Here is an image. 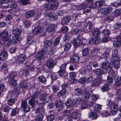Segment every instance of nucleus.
I'll return each instance as SVG.
<instances>
[{
	"label": "nucleus",
	"instance_id": "nucleus-1",
	"mask_svg": "<svg viewBox=\"0 0 121 121\" xmlns=\"http://www.w3.org/2000/svg\"><path fill=\"white\" fill-rule=\"evenodd\" d=\"M0 36L2 40L4 41L7 47H9L11 44L10 37L8 36V31L5 30L3 31L1 33Z\"/></svg>",
	"mask_w": 121,
	"mask_h": 121
},
{
	"label": "nucleus",
	"instance_id": "nucleus-2",
	"mask_svg": "<svg viewBox=\"0 0 121 121\" xmlns=\"http://www.w3.org/2000/svg\"><path fill=\"white\" fill-rule=\"evenodd\" d=\"M39 94L38 91H37L30 95L29 94L28 95V96L29 95H30L28 98V99H30L28 101V103L32 107H33L35 105V99L38 97Z\"/></svg>",
	"mask_w": 121,
	"mask_h": 121
},
{
	"label": "nucleus",
	"instance_id": "nucleus-3",
	"mask_svg": "<svg viewBox=\"0 0 121 121\" xmlns=\"http://www.w3.org/2000/svg\"><path fill=\"white\" fill-rule=\"evenodd\" d=\"M47 52V49L45 48L43 49L41 51H39L36 56V59L38 60H43L44 58V55Z\"/></svg>",
	"mask_w": 121,
	"mask_h": 121
},
{
	"label": "nucleus",
	"instance_id": "nucleus-4",
	"mask_svg": "<svg viewBox=\"0 0 121 121\" xmlns=\"http://www.w3.org/2000/svg\"><path fill=\"white\" fill-rule=\"evenodd\" d=\"M108 61L106 60L105 62L101 64V67L102 68L104 69L106 71L108 72H111L112 70V67L109 65L108 64Z\"/></svg>",
	"mask_w": 121,
	"mask_h": 121
},
{
	"label": "nucleus",
	"instance_id": "nucleus-5",
	"mask_svg": "<svg viewBox=\"0 0 121 121\" xmlns=\"http://www.w3.org/2000/svg\"><path fill=\"white\" fill-rule=\"evenodd\" d=\"M21 107L25 112H28L30 109L29 105L27 104V101L25 100H22L21 102Z\"/></svg>",
	"mask_w": 121,
	"mask_h": 121
},
{
	"label": "nucleus",
	"instance_id": "nucleus-6",
	"mask_svg": "<svg viewBox=\"0 0 121 121\" xmlns=\"http://www.w3.org/2000/svg\"><path fill=\"white\" fill-rule=\"evenodd\" d=\"M112 11V8L110 7L105 8H102L99 10L100 12L101 13H104L105 15L110 14Z\"/></svg>",
	"mask_w": 121,
	"mask_h": 121
},
{
	"label": "nucleus",
	"instance_id": "nucleus-7",
	"mask_svg": "<svg viewBox=\"0 0 121 121\" xmlns=\"http://www.w3.org/2000/svg\"><path fill=\"white\" fill-rule=\"evenodd\" d=\"M56 62L53 58H49L47 61V66L49 68H52L56 65Z\"/></svg>",
	"mask_w": 121,
	"mask_h": 121
},
{
	"label": "nucleus",
	"instance_id": "nucleus-8",
	"mask_svg": "<svg viewBox=\"0 0 121 121\" xmlns=\"http://www.w3.org/2000/svg\"><path fill=\"white\" fill-rule=\"evenodd\" d=\"M94 105V103L89 101L83 103L82 104L80 108L82 109H84L86 108L88 106H92Z\"/></svg>",
	"mask_w": 121,
	"mask_h": 121
},
{
	"label": "nucleus",
	"instance_id": "nucleus-9",
	"mask_svg": "<svg viewBox=\"0 0 121 121\" xmlns=\"http://www.w3.org/2000/svg\"><path fill=\"white\" fill-rule=\"evenodd\" d=\"M80 35H78V39L75 38L74 39L73 45L75 47H78L82 43V42L81 40L79 38Z\"/></svg>",
	"mask_w": 121,
	"mask_h": 121
},
{
	"label": "nucleus",
	"instance_id": "nucleus-10",
	"mask_svg": "<svg viewBox=\"0 0 121 121\" xmlns=\"http://www.w3.org/2000/svg\"><path fill=\"white\" fill-rule=\"evenodd\" d=\"M56 28V25L53 24H51L48 27L46 31L49 32H53Z\"/></svg>",
	"mask_w": 121,
	"mask_h": 121
},
{
	"label": "nucleus",
	"instance_id": "nucleus-11",
	"mask_svg": "<svg viewBox=\"0 0 121 121\" xmlns=\"http://www.w3.org/2000/svg\"><path fill=\"white\" fill-rule=\"evenodd\" d=\"M70 19L71 17L70 16H66L63 18L61 21V24L63 25L66 24L69 22Z\"/></svg>",
	"mask_w": 121,
	"mask_h": 121
},
{
	"label": "nucleus",
	"instance_id": "nucleus-12",
	"mask_svg": "<svg viewBox=\"0 0 121 121\" xmlns=\"http://www.w3.org/2000/svg\"><path fill=\"white\" fill-rule=\"evenodd\" d=\"M91 94L88 91H86L82 95V99L84 101L88 100Z\"/></svg>",
	"mask_w": 121,
	"mask_h": 121
},
{
	"label": "nucleus",
	"instance_id": "nucleus-13",
	"mask_svg": "<svg viewBox=\"0 0 121 121\" xmlns=\"http://www.w3.org/2000/svg\"><path fill=\"white\" fill-rule=\"evenodd\" d=\"M71 114L69 115V118L76 120L79 116V113L77 112H71Z\"/></svg>",
	"mask_w": 121,
	"mask_h": 121
},
{
	"label": "nucleus",
	"instance_id": "nucleus-14",
	"mask_svg": "<svg viewBox=\"0 0 121 121\" xmlns=\"http://www.w3.org/2000/svg\"><path fill=\"white\" fill-rule=\"evenodd\" d=\"M100 40L99 38L96 37H94V38H92L91 39L89 40V43L91 44L93 43L97 44Z\"/></svg>",
	"mask_w": 121,
	"mask_h": 121
},
{
	"label": "nucleus",
	"instance_id": "nucleus-15",
	"mask_svg": "<svg viewBox=\"0 0 121 121\" xmlns=\"http://www.w3.org/2000/svg\"><path fill=\"white\" fill-rule=\"evenodd\" d=\"M8 54L6 51H4L1 52L0 55V60L1 61L5 60L7 57Z\"/></svg>",
	"mask_w": 121,
	"mask_h": 121
},
{
	"label": "nucleus",
	"instance_id": "nucleus-16",
	"mask_svg": "<svg viewBox=\"0 0 121 121\" xmlns=\"http://www.w3.org/2000/svg\"><path fill=\"white\" fill-rule=\"evenodd\" d=\"M56 4L55 6L52 4H47L45 6V8H46L47 10L50 9H56L58 7L57 5Z\"/></svg>",
	"mask_w": 121,
	"mask_h": 121
},
{
	"label": "nucleus",
	"instance_id": "nucleus-17",
	"mask_svg": "<svg viewBox=\"0 0 121 121\" xmlns=\"http://www.w3.org/2000/svg\"><path fill=\"white\" fill-rule=\"evenodd\" d=\"M114 79L115 81V85L119 87L121 86V81L119 79L118 76H116L115 77Z\"/></svg>",
	"mask_w": 121,
	"mask_h": 121
},
{
	"label": "nucleus",
	"instance_id": "nucleus-18",
	"mask_svg": "<svg viewBox=\"0 0 121 121\" xmlns=\"http://www.w3.org/2000/svg\"><path fill=\"white\" fill-rule=\"evenodd\" d=\"M26 56L23 54H21L18 55L17 57L18 60L20 62H22L24 61L26 59Z\"/></svg>",
	"mask_w": 121,
	"mask_h": 121
},
{
	"label": "nucleus",
	"instance_id": "nucleus-19",
	"mask_svg": "<svg viewBox=\"0 0 121 121\" xmlns=\"http://www.w3.org/2000/svg\"><path fill=\"white\" fill-rule=\"evenodd\" d=\"M48 16L50 19L53 20H56L57 18L56 14L53 12L49 13L48 15Z\"/></svg>",
	"mask_w": 121,
	"mask_h": 121
},
{
	"label": "nucleus",
	"instance_id": "nucleus-20",
	"mask_svg": "<svg viewBox=\"0 0 121 121\" xmlns=\"http://www.w3.org/2000/svg\"><path fill=\"white\" fill-rule=\"evenodd\" d=\"M73 104V101L70 99L68 100L65 103L66 106L67 108H69L72 107Z\"/></svg>",
	"mask_w": 121,
	"mask_h": 121
},
{
	"label": "nucleus",
	"instance_id": "nucleus-21",
	"mask_svg": "<svg viewBox=\"0 0 121 121\" xmlns=\"http://www.w3.org/2000/svg\"><path fill=\"white\" fill-rule=\"evenodd\" d=\"M35 13L33 10H30L27 12L25 14L26 17L27 18H30L32 17Z\"/></svg>",
	"mask_w": 121,
	"mask_h": 121
},
{
	"label": "nucleus",
	"instance_id": "nucleus-22",
	"mask_svg": "<svg viewBox=\"0 0 121 121\" xmlns=\"http://www.w3.org/2000/svg\"><path fill=\"white\" fill-rule=\"evenodd\" d=\"M94 73L96 74L99 75H101L105 73L103 70L100 69H95L94 71Z\"/></svg>",
	"mask_w": 121,
	"mask_h": 121
},
{
	"label": "nucleus",
	"instance_id": "nucleus-23",
	"mask_svg": "<svg viewBox=\"0 0 121 121\" xmlns=\"http://www.w3.org/2000/svg\"><path fill=\"white\" fill-rule=\"evenodd\" d=\"M12 111L11 112V116H15L19 112V109L17 108H15L12 109Z\"/></svg>",
	"mask_w": 121,
	"mask_h": 121
},
{
	"label": "nucleus",
	"instance_id": "nucleus-24",
	"mask_svg": "<svg viewBox=\"0 0 121 121\" xmlns=\"http://www.w3.org/2000/svg\"><path fill=\"white\" fill-rule=\"evenodd\" d=\"M79 59V58L78 56L74 55L71 58V60L73 63H76L78 62Z\"/></svg>",
	"mask_w": 121,
	"mask_h": 121
},
{
	"label": "nucleus",
	"instance_id": "nucleus-25",
	"mask_svg": "<svg viewBox=\"0 0 121 121\" xmlns=\"http://www.w3.org/2000/svg\"><path fill=\"white\" fill-rule=\"evenodd\" d=\"M92 34V35L98 37L101 33V32L97 29H94Z\"/></svg>",
	"mask_w": 121,
	"mask_h": 121
},
{
	"label": "nucleus",
	"instance_id": "nucleus-26",
	"mask_svg": "<svg viewBox=\"0 0 121 121\" xmlns=\"http://www.w3.org/2000/svg\"><path fill=\"white\" fill-rule=\"evenodd\" d=\"M98 116L97 115L96 113L93 112H91L89 116L91 119L93 120L96 119Z\"/></svg>",
	"mask_w": 121,
	"mask_h": 121
},
{
	"label": "nucleus",
	"instance_id": "nucleus-27",
	"mask_svg": "<svg viewBox=\"0 0 121 121\" xmlns=\"http://www.w3.org/2000/svg\"><path fill=\"white\" fill-rule=\"evenodd\" d=\"M42 28L40 26H38L35 28L33 31V33L35 35L41 32Z\"/></svg>",
	"mask_w": 121,
	"mask_h": 121
},
{
	"label": "nucleus",
	"instance_id": "nucleus-28",
	"mask_svg": "<svg viewBox=\"0 0 121 121\" xmlns=\"http://www.w3.org/2000/svg\"><path fill=\"white\" fill-rule=\"evenodd\" d=\"M110 108L112 110L115 111H117L118 110V107L117 105L114 103L111 104Z\"/></svg>",
	"mask_w": 121,
	"mask_h": 121
},
{
	"label": "nucleus",
	"instance_id": "nucleus-29",
	"mask_svg": "<svg viewBox=\"0 0 121 121\" xmlns=\"http://www.w3.org/2000/svg\"><path fill=\"white\" fill-rule=\"evenodd\" d=\"M109 87V86L108 84H105L101 86V91L103 92L107 91L108 90Z\"/></svg>",
	"mask_w": 121,
	"mask_h": 121
},
{
	"label": "nucleus",
	"instance_id": "nucleus-30",
	"mask_svg": "<svg viewBox=\"0 0 121 121\" xmlns=\"http://www.w3.org/2000/svg\"><path fill=\"white\" fill-rule=\"evenodd\" d=\"M84 25L86 27V28H88L89 30L90 29L92 26V25L91 24V22L89 21H86L84 22Z\"/></svg>",
	"mask_w": 121,
	"mask_h": 121
},
{
	"label": "nucleus",
	"instance_id": "nucleus-31",
	"mask_svg": "<svg viewBox=\"0 0 121 121\" xmlns=\"http://www.w3.org/2000/svg\"><path fill=\"white\" fill-rule=\"evenodd\" d=\"M83 92L82 90L81 89L78 88L75 89L74 91L75 94L77 96L81 95Z\"/></svg>",
	"mask_w": 121,
	"mask_h": 121
},
{
	"label": "nucleus",
	"instance_id": "nucleus-32",
	"mask_svg": "<svg viewBox=\"0 0 121 121\" xmlns=\"http://www.w3.org/2000/svg\"><path fill=\"white\" fill-rule=\"evenodd\" d=\"M86 6L84 4L82 3L80 5L76 6V10H78L84 9L86 7Z\"/></svg>",
	"mask_w": 121,
	"mask_h": 121
},
{
	"label": "nucleus",
	"instance_id": "nucleus-33",
	"mask_svg": "<svg viewBox=\"0 0 121 121\" xmlns=\"http://www.w3.org/2000/svg\"><path fill=\"white\" fill-rule=\"evenodd\" d=\"M20 88L19 87L16 86L14 87L13 91H12V94H14L17 96L20 91Z\"/></svg>",
	"mask_w": 121,
	"mask_h": 121
},
{
	"label": "nucleus",
	"instance_id": "nucleus-34",
	"mask_svg": "<svg viewBox=\"0 0 121 121\" xmlns=\"http://www.w3.org/2000/svg\"><path fill=\"white\" fill-rule=\"evenodd\" d=\"M99 50L97 49H93L91 50V53L93 54V56H95V59H97L98 57L97 54L98 53H99Z\"/></svg>",
	"mask_w": 121,
	"mask_h": 121
},
{
	"label": "nucleus",
	"instance_id": "nucleus-35",
	"mask_svg": "<svg viewBox=\"0 0 121 121\" xmlns=\"http://www.w3.org/2000/svg\"><path fill=\"white\" fill-rule=\"evenodd\" d=\"M67 90L62 89L58 92L57 93V95L59 97H60L64 95L66 93Z\"/></svg>",
	"mask_w": 121,
	"mask_h": 121
},
{
	"label": "nucleus",
	"instance_id": "nucleus-36",
	"mask_svg": "<svg viewBox=\"0 0 121 121\" xmlns=\"http://www.w3.org/2000/svg\"><path fill=\"white\" fill-rule=\"evenodd\" d=\"M13 33L15 35L18 36L21 34V31L19 29H15L13 30Z\"/></svg>",
	"mask_w": 121,
	"mask_h": 121
},
{
	"label": "nucleus",
	"instance_id": "nucleus-37",
	"mask_svg": "<svg viewBox=\"0 0 121 121\" xmlns=\"http://www.w3.org/2000/svg\"><path fill=\"white\" fill-rule=\"evenodd\" d=\"M44 109L42 105L41 107H39L36 109V113H40L43 114L44 112Z\"/></svg>",
	"mask_w": 121,
	"mask_h": 121
},
{
	"label": "nucleus",
	"instance_id": "nucleus-38",
	"mask_svg": "<svg viewBox=\"0 0 121 121\" xmlns=\"http://www.w3.org/2000/svg\"><path fill=\"white\" fill-rule=\"evenodd\" d=\"M43 117V114H39L36 117L35 121H42Z\"/></svg>",
	"mask_w": 121,
	"mask_h": 121
},
{
	"label": "nucleus",
	"instance_id": "nucleus-39",
	"mask_svg": "<svg viewBox=\"0 0 121 121\" xmlns=\"http://www.w3.org/2000/svg\"><path fill=\"white\" fill-rule=\"evenodd\" d=\"M37 78L39 81L41 83H45L46 82V78L43 76H40L38 77Z\"/></svg>",
	"mask_w": 121,
	"mask_h": 121
},
{
	"label": "nucleus",
	"instance_id": "nucleus-40",
	"mask_svg": "<svg viewBox=\"0 0 121 121\" xmlns=\"http://www.w3.org/2000/svg\"><path fill=\"white\" fill-rule=\"evenodd\" d=\"M10 81L9 85L11 87H14L16 86L17 82L15 80H9Z\"/></svg>",
	"mask_w": 121,
	"mask_h": 121
},
{
	"label": "nucleus",
	"instance_id": "nucleus-41",
	"mask_svg": "<svg viewBox=\"0 0 121 121\" xmlns=\"http://www.w3.org/2000/svg\"><path fill=\"white\" fill-rule=\"evenodd\" d=\"M121 41L118 40L117 39V40H115L113 41V45L115 47H119L121 45Z\"/></svg>",
	"mask_w": 121,
	"mask_h": 121
},
{
	"label": "nucleus",
	"instance_id": "nucleus-42",
	"mask_svg": "<svg viewBox=\"0 0 121 121\" xmlns=\"http://www.w3.org/2000/svg\"><path fill=\"white\" fill-rule=\"evenodd\" d=\"M110 112L109 109L104 111L102 113V115L103 117H108L110 115Z\"/></svg>",
	"mask_w": 121,
	"mask_h": 121
},
{
	"label": "nucleus",
	"instance_id": "nucleus-43",
	"mask_svg": "<svg viewBox=\"0 0 121 121\" xmlns=\"http://www.w3.org/2000/svg\"><path fill=\"white\" fill-rule=\"evenodd\" d=\"M71 111L70 110H65L63 112V115L65 116L68 117L69 118V116L70 115Z\"/></svg>",
	"mask_w": 121,
	"mask_h": 121
},
{
	"label": "nucleus",
	"instance_id": "nucleus-44",
	"mask_svg": "<svg viewBox=\"0 0 121 121\" xmlns=\"http://www.w3.org/2000/svg\"><path fill=\"white\" fill-rule=\"evenodd\" d=\"M51 41L50 40H47L45 41L44 43V45L45 47L47 48L52 44Z\"/></svg>",
	"mask_w": 121,
	"mask_h": 121
},
{
	"label": "nucleus",
	"instance_id": "nucleus-45",
	"mask_svg": "<svg viewBox=\"0 0 121 121\" xmlns=\"http://www.w3.org/2000/svg\"><path fill=\"white\" fill-rule=\"evenodd\" d=\"M119 59V58L117 56H113L111 59V60L112 62H117Z\"/></svg>",
	"mask_w": 121,
	"mask_h": 121
},
{
	"label": "nucleus",
	"instance_id": "nucleus-46",
	"mask_svg": "<svg viewBox=\"0 0 121 121\" xmlns=\"http://www.w3.org/2000/svg\"><path fill=\"white\" fill-rule=\"evenodd\" d=\"M17 74L15 72L11 73L9 75V80H14V78L16 76Z\"/></svg>",
	"mask_w": 121,
	"mask_h": 121
},
{
	"label": "nucleus",
	"instance_id": "nucleus-47",
	"mask_svg": "<svg viewBox=\"0 0 121 121\" xmlns=\"http://www.w3.org/2000/svg\"><path fill=\"white\" fill-rule=\"evenodd\" d=\"M71 44L69 43H66L64 46V50L66 51H67L69 50L71 47Z\"/></svg>",
	"mask_w": 121,
	"mask_h": 121
},
{
	"label": "nucleus",
	"instance_id": "nucleus-48",
	"mask_svg": "<svg viewBox=\"0 0 121 121\" xmlns=\"http://www.w3.org/2000/svg\"><path fill=\"white\" fill-rule=\"evenodd\" d=\"M104 2L102 0L98 1L95 3V5L97 7L102 6L104 4Z\"/></svg>",
	"mask_w": 121,
	"mask_h": 121
},
{
	"label": "nucleus",
	"instance_id": "nucleus-49",
	"mask_svg": "<svg viewBox=\"0 0 121 121\" xmlns=\"http://www.w3.org/2000/svg\"><path fill=\"white\" fill-rule=\"evenodd\" d=\"M34 39L31 36H29L28 37L27 40V42L29 44H31L32 43L34 42Z\"/></svg>",
	"mask_w": 121,
	"mask_h": 121
},
{
	"label": "nucleus",
	"instance_id": "nucleus-50",
	"mask_svg": "<svg viewBox=\"0 0 121 121\" xmlns=\"http://www.w3.org/2000/svg\"><path fill=\"white\" fill-rule=\"evenodd\" d=\"M89 53L88 49L85 48L82 51V54L83 56H86Z\"/></svg>",
	"mask_w": 121,
	"mask_h": 121
},
{
	"label": "nucleus",
	"instance_id": "nucleus-51",
	"mask_svg": "<svg viewBox=\"0 0 121 121\" xmlns=\"http://www.w3.org/2000/svg\"><path fill=\"white\" fill-rule=\"evenodd\" d=\"M20 86L22 88H26V85L25 80H23L21 82Z\"/></svg>",
	"mask_w": 121,
	"mask_h": 121
},
{
	"label": "nucleus",
	"instance_id": "nucleus-52",
	"mask_svg": "<svg viewBox=\"0 0 121 121\" xmlns=\"http://www.w3.org/2000/svg\"><path fill=\"white\" fill-rule=\"evenodd\" d=\"M113 13L116 16H118L121 14V9H117L114 11Z\"/></svg>",
	"mask_w": 121,
	"mask_h": 121
},
{
	"label": "nucleus",
	"instance_id": "nucleus-53",
	"mask_svg": "<svg viewBox=\"0 0 121 121\" xmlns=\"http://www.w3.org/2000/svg\"><path fill=\"white\" fill-rule=\"evenodd\" d=\"M58 73L61 76L63 75H65L67 74L65 70L61 69H60L58 72Z\"/></svg>",
	"mask_w": 121,
	"mask_h": 121
},
{
	"label": "nucleus",
	"instance_id": "nucleus-54",
	"mask_svg": "<svg viewBox=\"0 0 121 121\" xmlns=\"http://www.w3.org/2000/svg\"><path fill=\"white\" fill-rule=\"evenodd\" d=\"M111 64H112L113 66V67H114L115 69H117L119 67V62H112Z\"/></svg>",
	"mask_w": 121,
	"mask_h": 121
},
{
	"label": "nucleus",
	"instance_id": "nucleus-55",
	"mask_svg": "<svg viewBox=\"0 0 121 121\" xmlns=\"http://www.w3.org/2000/svg\"><path fill=\"white\" fill-rule=\"evenodd\" d=\"M91 10V8L87 7V6H86V7L85 8L83 11V13L86 14L87 13H89L90 12Z\"/></svg>",
	"mask_w": 121,
	"mask_h": 121
},
{
	"label": "nucleus",
	"instance_id": "nucleus-56",
	"mask_svg": "<svg viewBox=\"0 0 121 121\" xmlns=\"http://www.w3.org/2000/svg\"><path fill=\"white\" fill-rule=\"evenodd\" d=\"M99 84V82L96 79H95L93 81L92 85L93 87H95L98 86Z\"/></svg>",
	"mask_w": 121,
	"mask_h": 121
},
{
	"label": "nucleus",
	"instance_id": "nucleus-57",
	"mask_svg": "<svg viewBox=\"0 0 121 121\" xmlns=\"http://www.w3.org/2000/svg\"><path fill=\"white\" fill-rule=\"evenodd\" d=\"M81 101V99L80 98H75L73 99V101L74 104H79Z\"/></svg>",
	"mask_w": 121,
	"mask_h": 121
},
{
	"label": "nucleus",
	"instance_id": "nucleus-58",
	"mask_svg": "<svg viewBox=\"0 0 121 121\" xmlns=\"http://www.w3.org/2000/svg\"><path fill=\"white\" fill-rule=\"evenodd\" d=\"M15 100L13 98H11L8 100V105L11 106L14 103Z\"/></svg>",
	"mask_w": 121,
	"mask_h": 121
},
{
	"label": "nucleus",
	"instance_id": "nucleus-59",
	"mask_svg": "<svg viewBox=\"0 0 121 121\" xmlns=\"http://www.w3.org/2000/svg\"><path fill=\"white\" fill-rule=\"evenodd\" d=\"M65 11L62 10H59L56 12L57 14L59 16H62L65 13Z\"/></svg>",
	"mask_w": 121,
	"mask_h": 121
},
{
	"label": "nucleus",
	"instance_id": "nucleus-60",
	"mask_svg": "<svg viewBox=\"0 0 121 121\" xmlns=\"http://www.w3.org/2000/svg\"><path fill=\"white\" fill-rule=\"evenodd\" d=\"M54 115H50L48 116L47 117L48 121H52L54 119Z\"/></svg>",
	"mask_w": 121,
	"mask_h": 121
},
{
	"label": "nucleus",
	"instance_id": "nucleus-61",
	"mask_svg": "<svg viewBox=\"0 0 121 121\" xmlns=\"http://www.w3.org/2000/svg\"><path fill=\"white\" fill-rule=\"evenodd\" d=\"M18 39L15 36H13L12 38V41L13 44H15L18 41Z\"/></svg>",
	"mask_w": 121,
	"mask_h": 121
},
{
	"label": "nucleus",
	"instance_id": "nucleus-62",
	"mask_svg": "<svg viewBox=\"0 0 121 121\" xmlns=\"http://www.w3.org/2000/svg\"><path fill=\"white\" fill-rule=\"evenodd\" d=\"M52 89L54 92H56L59 90L58 87L56 85H53L52 87Z\"/></svg>",
	"mask_w": 121,
	"mask_h": 121
},
{
	"label": "nucleus",
	"instance_id": "nucleus-63",
	"mask_svg": "<svg viewBox=\"0 0 121 121\" xmlns=\"http://www.w3.org/2000/svg\"><path fill=\"white\" fill-rule=\"evenodd\" d=\"M51 78L53 80H55L58 78L56 74V73H53L51 74Z\"/></svg>",
	"mask_w": 121,
	"mask_h": 121
},
{
	"label": "nucleus",
	"instance_id": "nucleus-64",
	"mask_svg": "<svg viewBox=\"0 0 121 121\" xmlns=\"http://www.w3.org/2000/svg\"><path fill=\"white\" fill-rule=\"evenodd\" d=\"M1 69L3 70L6 71L7 70V65L5 63H4L1 67Z\"/></svg>",
	"mask_w": 121,
	"mask_h": 121
}]
</instances>
